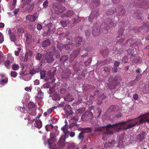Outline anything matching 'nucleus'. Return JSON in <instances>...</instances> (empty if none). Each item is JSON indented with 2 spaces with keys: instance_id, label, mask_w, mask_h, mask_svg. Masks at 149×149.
<instances>
[{
  "instance_id": "1",
  "label": "nucleus",
  "mask_w": 149,
  "mask_h": 149,
  "mask_svg": "<svg viewBox=\"0 0 149 149\" xmlns=\"http://www.w3.org/2000/svg\"><path fill=\"white\" fill-rule=\"evenodd\" d=\"M146 122L149 123V118L147 113L140 116L138 118L130 119L127 121L121 122L112 125L109 124L106 126L98 127L95 129V131L103 133V138L104 139V138L107 137L109 135L113 134V132L111 131V130H114L117 132L120 130H127L130 129L137 125Z\"/></svg>"
},
{
  "instance_id": "2",
  "label": "nucleus",
  "mask_w": 149,
  "mask_h": 149,
  "mask_svg": "<svg viewBox=\"0 0 149 149\" xmlns=\"http://www.w3.org/2000/svg\"><path fill=\"white\" fill-rule=\"evenodd\" d=\"M117 24V22L114 19H106L102 24L101 28L102 29L103 33H107L108 30L116 26Z\"/></svg>"
},
{
  "instance_id": "3",
  "label": "nucleus",
  "mask_w": 149,
  "mask_h": 149,
  "mask_svg": "<svg viewBox=\"0 0 149 149\" xmlns=\"http://www.w3.org/2000/svg\"><path fill=\"white\" fill-rule=\"evenodd\" d=\"M121 80L122 78L119 75L116 76L114 78L112 77H110L108 80L109 88L111 89L115 88L117 86L120 84Z\"/></svg>"
},
{
  "instance_id": "4",
  "label": "nucleus",
  "mask_w": 149,
  "mask_h": 149,
  "mask_svg": "<svg viewBox=\"0 0 149 149\" xmlns=\"http://www.w3.org/2000/svg\"><path fill=\"white\" fill-rule=\"evenodd\" d=\"M134 5L137 7L147 9L149 8V0H137Z\"/></svg>"
},
{
  "instance_id": "5",
  "label": "nucleus",
  "mask_w": 149,
  "mask_h": 149,
  "mask_svg": "<svg viewBox=\"0 0 149 149\" xmlns=\"http://www.w3.org/2000/svg\"><path fill=\"white\" fill-rule=\"evenodd\" d=\"M133 30L135 33L140 32L142 30H143L145 32H148L149 31V24L143 23L142 26L134 28H133Z\"/></svg>"
},
{
  "instance_id": "6",
  "label": "nucleus",
  "mask_w": 149,
  "mask_h": 149,
  "mask_svg": "<svg viewBox=\"0 0 149 149\" xmlns=\"http://www.w3.org/2000/svg\"><path fill=\"white\" fill-rule=\"evenodd\" d=\"M53 8L54 11L55 13L60 15L65 10V7L62 6H57L55 5L53 6Z\"/></svg>"
},
{
  "instance_id": "7",
  "label": "nucleus",
  "mask_w": 149,
  "mask_h": 149,
  "mask_svg": "<svg viewBox=\"0 0 149 149\" xmlns=\"http://www.w3.org/2000/svg\"><path fill=\"white\" fill-rule=\"evenodd\" d=\"M67 137L61 136L60 138L57 143V146L58 149H62L65 145V140Z\"/></svg>"
},
{
  "instance_id": "8",
  "label": "nucleus",
  "mask_w": 149,
  "mask_h": 149,
  "mask_svg": "<svg viewBox=\"0 0 149 149\" xmlns=\"http://www.w3.org/2000/svg\"><path fill=\"white\" fill-rule=\"evenodd\" d=\"M100 26L97 25L94 26L92 28V33L93 36H98L100 35Z\"/></svg>"
},
{
  "instance_id": "9",
  "label": "nucleus",
  "mask_w": 149,
  "mask_h": 149,
  "mask_svg": "<svg viewBox=\"0 0 149 149\" xmlns=\"http://www.w3.org/2000/svg\"><path fill=\"white\" fill-rule=\"evenodd\" d=\"M99 15V13L98 11L97 10L91 13L89 17V21L91 22L93 21V19L96 18Z\"/></svg>"
},
{
  "instance_id": "10",
  "label": "nucleus",
  "mask_w": 149,
  "mask_h": 149,
  "mask_svg": "<svg viewBox=\"0 0 149 149\" xmlns=\"http://www.w3.org/2000/svg\"><path fill=\"white\" fill-rule=\"evenodd\" d=\"M65 111V113L68 116L72 115L73 113L72 111L71 107L68 105H66L64 108Z\"/></svg>"
},
{
  "instance_id": "11",
  "label": "nucleus",
  "mask_w": 149,
  "mask_h": 149,
  "mask_svg": "<svg viewBox=\"0 0 149 149\" xmlns=\"http://www.w3.org/2000/svg\"><path fill=\"white\" fill-rule=\"evenodd\" d=\"M38 17V14L37 13H35L33 15H29L26 16V19L31 22H34Z\"/></svg>"
},
{
  "instance_id": "12",
  "label": "nucleus",
  "mask_w": 149,
  "mask_h": 149,
  "mask_svg": "<svg viewBox=\"0 0 149 149\" xmlns=\"http://www.w3.org/2000/svg\"><path fill=\"white\" fill-rule=\"evenodd\" d=\"M33 52L30 50L27 51L25 54V56L23 59L24 62H27L30 57H31L32 55Z\"/></svg>"
},
{
  "instance_id": "13",
  "label": "nucleus",
  "mask_w": 149,
  "mask_h": 149,
  "mask_svg": "<svg viewBox=\"0 0 149 149\" xmlns=\"http://www.w3.org/2000/svg\"><path fill=\"white\" fill-rule=\"evenodd\" d=\"M40 116H39L36 118V120L34 123L35 126L38 129L40 128L42 126V122L41 120L37 119L38 118H39Z\"/></svg>"
},
{
  "instance_id": "14",
  "label": "nucleus",
  "mask_w": 149,
  "mask_h": 149,
  "mask_svg": "<svg viewBox=\"0 0 149 149\" xmlns=\"http://www.w3.org/2000/svg\"><path fill=\"white\" fill-rule=\"evenodd\" d=\"M71 74V71L69 70H67L63 72L62 77L63 78L68 79Z\"/></svg>"
},
{
  "instance_id": "15",
  "label": "nucleus",
  "mask_w": 149,
  "mask_h": 149,
  "mask_svg": "<svg viewBox=\"0 0 149 149\" xmlns=\"http://www.w3.org/2000/svg\"><path fill=\"white\" fill-rule=\"evenodd\" d=\"M118 107L117 105H111L108 109L107 110L108 111L115 113L117 112L118 110Z\"/></svg>"
},
{
  "instance_id": "16",
  "label": "nucleus",
  "mask_w": 149,
  "mask_h": 149,
  "mask_svg": "<svg viewBox=\"0 0 149 149\" xmlns=\"http://www.w3.org/2000/svg\"><path fill=\"white\" fill-rule=\"evenodd\" d=\"M74 39L75 43L77 47L79 46L82 42V38L78 36L75 37Z\"/></svg>"
},
{
  "instance_id": "17",
  "label": "nucleus",
  "mask_w": 149,
  "mask_h": 149,
  "mask_svg": "<svg viewBox=\"0 0 149 149\" xmlns=\"http://www.w3.org/2000/svg\"><path fill=\"white\" fill-rule=\"evenodd\" d=\"M45 60H46L47 63H50L53 62V58L51 54L49 53H46L45 55Z\"/></svg>"
},
{
  "instance_id": "18",
  "label": "nucleus",
  "mask_w": 149,
  "mask_h": 149,
  "mask_svg": "<svg viewBox=\"0 0 149 149\" xmlns=\"http://www.w3.org/2000/svg\"><path fill=\"white\" fill-rule=\"evenodd\" d=\"M61 130L64 133V134L62 136L68 138L69 135V132L66 126L64 125L61 128Z\"/></svg>"
},
{
  "instance_id": "19",
  "label": "nucleus",
  "mask_w": 149,
  "mask_h": 149,
  "mask_svg": "<svg viewBox=\"0 0 149 149\" xmlns=\"http://www.w3.org/2000/svg\"><path fill=\"white\" fill-rule=\"evenodd\" d=\"M145 136V132H143L142 133L139 134L136 136V139L139 141L141 142L144 138Z\"/></svg>"
},
{
  "instance_id": "20",
  "label": "nucleus",
  "mask_w": 149,
  "mask_h": 149,
  "mask_svg": "<svg viewBox=\"0 0 149 149\" xmlns=\"http://www.w3.org/2000/svg\"><path fill=\"white\" fill-rule=\"evenodd\" d=\"M55 134L53 132H52L50 134V138L47 140V142H55L56 141Z\"/></svg>"
},
{
  "instance_id": "21",
  "label": "nucleus",
  "mask_w": 149,
  "mask_h": 149,
  "mask_svg": "<svg viewBox=\"0 0 149 149\" xmlns=\"http://www.w3.org/2000/svg\"><path fill=\"white\" fill-rule=\"evenodd\" d=\"M143 15L140 12L134 13L133 15V17L136 19H142Z\"/></svg>"
},
{
  "instance_id": "22",
  "label": "nucleus",
  "mask_w": 149,
  "mask_h": 149,
  "mask_svg": "<svg viewBox=\"0 0 149 149\" xmlns=\"http://www.w3.org/2000/svg\"><path fill=\"white\" fill-rule=\"evenodd\" d=\"M116 11V9L114 7H112L107 11V14L108 15H109L113 14Z\"/></svg>"
},
{
  "instance_id": "23",
  "label": "nucleus",
  "mask_w": 149,
  "mask_h": 149,
  "mask_svg": "<svg viewBox=\"0 0 149 149\" xmlns=\"http://www.w3.org/2000/svg\"><path fill=\"white\" fill-rule=\"evenodd\" d=\"M43 96V93L40 90L38 92L37 95L35 97V98L37 100H40L42 99Z\"/></svg>"
},
{
  "instance_id": "24",
  "label": "nucleus",
  "mask_w": 149,
  "mask_h": 149,
  "mask_svg": "<svg viewBox=\"0 0 149 149\" xmlns=\"http://www.w3.org/2000/svg\"><path fill=\"white\" fill-rule=\"evenodd\" d=\"M119 11H120V12L118 14L119 15L122 16L125 14L126 12L125 10L122 6H119Z\"/></svg>"
},
{
  "instance_id": "25",
  "label": "nucleus",
  "mask_w": 149,
  "mask_h": 149,
  "mask_svg": "<svg viewBox=\"0 0 149 149\" xmlns=\"http://www.w3.org/2000/svg\"><path fill=\"white\" fill-rule=\"evenodd\" d=\"M27 3V5L25 9V10L26 11H28V12H29L33 10L34 6L33 4Z\"/></svg>"
},
{
  "instance_id": "26",
  "label": "nucleus",
  "mask_w": 149,
  "mask_h": 149,
  "mask_svg": "<svg viewBox=\"0 0 149 149\" xmlns=\"http://www.w3.org/2000/svg\"><path fill=\"white\" fill-rule=\"evenodd\" d=\"M51 44V42L49 40L47 39L44 40L42 44V47H47L48 46H49Z\"/></svg>"
},
{
  "instance_id": "27",
  "label": "nucleus",
  "mask_w": 149,
  "mask_h": 149,
  "mask_svg": "<svg viewBox=\"0 0 149 149\" xmlns=\"http://www.w3.org/2000/svg\"><path fill=\"white\" fill-rule=\"evenodd\" d=\"M109 51V50L108 49H106L104 50H101L100 51V53L104 57V56H106L108 55Z\"/></svg>"
},
{
  "instance_id": "28",
  "label": "nucleus",
  "mask_w": 149,
  "mask_h": 149,
  "mask_svg": "<svg viewBox=\"0 0 149 149\" xmlns=\"http://www.w3.org/2000/svg\"><path fill=\"white\" fill-rule=\"evenodd\" d=\"M8 81V78L6 77H5L4 79H2L0 81V84L2 86H4L7 84Z\"/></svg>"
},
{
  "instance_id": "29",
  "label": "nucleus",
  "mask_w": 149,
  "mask_h": 149,
  "mask_svg": "<svg viewBox=\"0 0 149 149\" xmlns=\"http://www.w3.org/2000/svg\"><path fill=\"white\" fill-rule=\"evenodd\" d=\"M127 53L131 56L134 57L135 55V54H134V50L133 49L130 48L127 49Z\"/></svg>"
},
{
  "instance_id": "30",
  "label": "nucleus",
  "mask_w": 149,
  "mask_h": 149,
  "mask_svg": "<svg viewBox=\"0 0 149 149\" xmlns=\"http://www.w3.org/2000/svg\"><path fill=\"white\" fill-rule=\"evenodd\" d=\"M54 142H47L50 148L52 149H56L57 146L54 143Z\"/></svg>"
},
{
  "instance_id": "31",
  "label": "nucleus",
  "mask_w": 149,
  "mask_h": 149,
  "mask_svg": "<svg viewBox=\"0 0 149 149\" xmlns=\"http://www.w3.org/2000/svg\"><path fill=\"white\" fill-rule=\"evenodd\" d=\"M124 31V29L121 27L119 29L118 31V35L117 36V38H119L123 34V33Z\"/></svg>"
},
{
  "instance_id": "32",
  "label": "nucleus",
  "mask_w": 149,
  "mask_h": 149,
  "mask_svg": "<svg viewBox=\"0 0 149 149\" xmlns=\"http://www.w3.org/2000/svg\"><path fill=\"white\" fill-rule=\"evenodd\" d=\"M68 56L67 55H65L61 56L60 58L61 62H63L68 61Z\"/></svg>"
},
{
  "instance_id": "33",
  "label": "nucleus",
  "mask_w": 149,
  "mask_h": 149,
  "mask_svg": "<svg viewBox=\"0 0 149 149\" xmlns=\"http://www.w3.org/2000/svg\"><path fill=\"white\" fill-rule=\"evenodd\" d=\"M66 146L68 149H74L75 148V144L74 143H67Z\"/></svg>"
},
{
  "instance_id": "34",
  "label": "nucleus",
  "mask_w": 149,
  "mask_h": 149,
  "mask_svg": "<svg viewBox=\"0 0 149 149\" xmlns=\"http://www.w3.org/2000/svg\"><path fill=\"white\" fill-rule=\"evenodd\" d=\"M142 59L140 57H138L134 58L133 61V62L135 63H141L142 61Z\"/></svg>"
},
{
  "instance_id": "35",
  "label": "nucleus",
  "mask_w": 149,
  "mask_h": 149,
  "mask_svg": "<svg viewBox=\"0 0 149 149\" xmlns=\"http://www.w3.org/2000/svg\"><path fill=\"white\" fill-rule=\"evenodd\" d=\"M52 99L56 101L59 100L60 99V97L59 94H55L52 96Z\"/></svg>"
},
{
  "instance_id": "36",
  "label": "nucleus",
  "mask_w": 149,
  "mask_h": 149,
  "mask_svg": "<svg viewBox=\"0 0 149 149\" xmlns=\"http://www.w3.org/2000/svg\"><path fill=\"white\" fill-rule=\"evenodd\" d=\"M74 14V12L72 10H69L66 12L67 17H71Z\"/></svg>"
},
{
  "instance_id": "37",
  "label": "nucleus",
  "mask_w": 149,
  "mask_h": 149,
  "mask_svg": "<svg viewBox=\"0 0 149 149\" xmlns=\"http://www.w3.org/2000/svg\"><path fill=\"white\" fill-rule=\"evenodd\" d=\"M71 95L69 94L66 97L64 98V99L68 102H70L72 100V98Z\"/></svg>"
},
{
  "instance_id": "38",
  "label": "nucleus",
  "mask_w": 149,
  "mask_h": 149,
  "mask_svg": "<svg viewBox=\"0 0 149 149\" xmlns=\"http://www.w3.org/2000/svg\"><path fill=\"white\" fill-rule=\"evenodd\" d=\"M36 107V105L34 103L32 102H30L28 104V107L29 109H31Z\"/></svg>"
},
{
  "instance_id": "39",
  "label": "nucleus",
  "mask_w": 149,
  "mask_h": 149,
  "mask_svg": "<svg viewBox=\"0 0 149 149\" xmlns=\"http://www.w3.org/2000/svg\"><path fill=\"white\" fill-rule=\"evenodd\" d=\"M29 114L32 116H35L36 115V110H30L28 111Z\"/></svg>"
},
{
  "instance_id": "40",
  "label": "nucleus",
  "mask_w": 149,
  "mask_h": 149,
  "mask_svg": "<svg viewBox=\"0 0 149 149\" xmlns=\"http://www.w3.org/2000/svg\"><path fill=\"white\" fill-rule=\"evenodd\" d=\"M22 48L20 46H19V47H17V50L15 52V55L16 56H18L19 55V52L21 51Z\"/></svg>"
},
{
  "instance_id": "41",
  "label": "nucleus",
  "mask_w": 149,
  "mask_h": 149,
  "mask_svg": "<svg viewBox=\"0 0 149 149\" xmlns=\"http://www.w3.org/2000/svg\"><path fill=\"white\" fill-rule=\"evenodd\" d=\"M40 77L41 79H43L46 75V72L43 70H42L40 72Z\"/></svg>"
},
{
  "instance_id": "42",
  "label": "nucleus",
  "mask_w": 149,
  "mask_h": 149,
  "mask_svg": "<svg viewBox=\"0 0 149 149\" xmlns=\"http://www.w3.org/2000/svg\"><path fill=\"white\" fill-rule=\"evenodd\" d=\"M92 131V129L91 127H87L84 128V133H89L91 132Z\"/></svg>"
},
{
  "instance_id": "43",
  "label": "nucleus",
  "mask_w": 149,
  "mask_h": 149,
  "mask_svg": "<svg viewBox=\"0 0 149 149\" xmlns=\"http://www.w3.org/2000/svg\"><path fill=\"white\" fill-rule=\"evenodd\" d=\"M12 68L13 70H17L19 69V65L17 64H14L12 65Z\"/></svg>"
},
{
  "instance_id": "44",
  "label": "nucleus",
  "mask_w": 149,
  "mask_h": 149,
  "mask_svg": "<svg viewBox=\"0 0 149 149\" xmlns=\"http://www.w3.org/2000/svg\"><path fill=\"white\" fill-rule=\"evenodd\" d=\"M10 40L14 42L16 40V36L14 33H13L10 36Z\"/></svg>"
},
{
  "instance_id": "45",
  "label": "nucleus",
  "mask_w": 149,
  "mask_h": 149,
  "mask_svg": "<svg viewBox=\"0 0 149 149\" xmlns=\"http://www.w3.org/2000/svg\"><path fill=\"white\" fill-rule=\"evenodd\" d=\"M16 30L17 32L19 33H23L24 30L21 26H17L16 27Z\"/></svg>"
},
{
  "instance_id": "46",
  "label": "nucleus",
  "mask_w": 149,
  "mask_h": 149,
  "mask_svg": "<svg viewBox=\"0 0 149 149\" xmlns=\"http://www.w3.org/2000/svg\"><path fill=\"white\" fill-rule=\"evenodd\" d=\"M95 88V86L91 85L88 84L86 87V89L87 90L89 89L93 90Z\"/></svg>"
},
{
  "instance_id": "47",
  "label": "nucleus",
  "mask_w": 149,
  "mask_h": 149,
  "mask_svg": "<svg viewBox=\"0 0 149 149\" xmlns=\"http://www.w3.org/2000/svg\"><path fill=\"white\" fill-rule=\"evenodd\" d=\"M79 51H74L73 52V54L74 55V56L73 57V58L72 59V60L71 61V62L73 61V59L77 56L78 55V54L79 53Z\"/></svg>"
},
{
  "instance_id": "48",
  "label": "nucleus",
  "mask_w": 149,
  "mask_h": 149,
  "mask_svg": "<svg viewBox=\"0 0 149 149\" xmlns=\"http://www.w3.org/2000/svg\"><path fill=\"white\" fill-rule=\"evenodd\" d=\"M48 75L49 76V78L50 79H52L54 78L55 75V72H50V73L48 72Z\"/></svg>"
},
{
  "instance_id": "49",
  "label": "nucleus",
  "mask_w": 149,
  "mask_h": 149,
  "mask_svg": "<svg viewBox=\"0 0 149 149\" xmlns=\"http://www.w3.org/2000/svg\"><path fill=\"white\" fill-rule=\"evenodd\" d=\"M84 132H81L79 134L78 136V139H79L82 140L84 138Z\"/></svg>"
},
{
  "instance_id": "50",
  "label": "nucleus",
  "mask_w": 149,
  "mask_h": 149,
  "mask_svg": "<svg viewBox=\"0 0 149 149\" xmlns=\"http://www.w3.org/2000/svg\"><path fill=\"white\" fill-rule=\"evenodd\" d=\"M4 59L3 54L1 52H0V64L3 61Z\"/></svg>"
},
{
  "instance_id": "51",
  "label": "nucleus",
  "mask_w": 149,
  "mask_h": 149,
  "mask_svg": "<svg viewBox=\"0 0 149 149\" xmlns=\"http://www.w3.org/2000/svg\"><path fill=\"white\" fill-rule=\"evenodd\" d=\"M103 69L105 72H109L111 70V67H105Z\"/></svg>"
},
{
  "instance_id": "52",
  "label": "nucleus",
  "mask_w": 149,
  "mask_h": 149,
  "mask_svg": "<svg viewBox=\"0 0 149 149\" xmlns=\"http://www.w3.org/2000/svg\"><path fill=\"white\" fill-rule=\"evenodd\" d=\"M10 61L8 60L6 61L4 63V65L8 68L10 67Z\"/></svg>"
},
{
  "instance_id": "53",
  "label": "nucleus",
  "mask_w": 149,
  "mask_h": 149,
  "mask_svg": "<svg viewBox=\"0 0 149 149\" xmlns=\"http://www.w3.org/2000/svg\"><path fill=\"white\" fill-rule=\"evenodd\" d=\"M124 41V39L123 38L120 39L117 41L116 45H118L122 44L123 42Z\"/></svg>"
},
{
  "instance_id": "54",
  "label": "nucleus",
  "mask_w": 149,
  "mask_h": 149,
  "mask_svg": "<svg viewBox=\"0 0 149 149\" xmlns=\"http://www.w3.org/2000/svg\"><path fill=\"white\" fill-rule=\"evenodd\" d=\"M11 76L13 78H15L16 77L17 75V73L14 71H12L10 73Z\"/></svg>"
},
{
  "instance_id": "55",
  "label": "nucleus",
  "mask_w": 149,
  "mask_h": 149,
  "mask_svg": "<svg viewBox=\"0 0 149 149\" xmlns=\"http://www.w3.org/2000/svg\"><path fill=\"white\" fill-rule=\"evenodd\" d=\"M33 69L36 73L38 72H40L41 71V67L39 66L37 67L34 68Z\"/></svg>"
},
{
  "instance_id": "56",
  "label": "nucleus",
  "mask_w": 149,
  "mask_h": 149,
  "mask_svg": "<svg viewBox=\"0 0 149 149\" xmlns=\"http://www.w3.org/2000/svg\"><path fill=\"white\" fill-rule=\"evenodd\" d=\"M49 4V2L47 0H46L43 3V6L44 8H46Z\"/></svg>"
},
{
  "instance_id": "57",
  "label": "nucleus",
  "mask_w": 149,
  "mask_h": 149,
  "mask_svg": "<svg viewBox=\"0 0 149 149\" xmlns=\"http://www.w3.org/2000/svg\"><path fill=\"white\" fill-rule=\"evenodd\" d=\"M17 0H12L11 1V3L12 4V6L11 7L12 8H14L15 7V4L16 3Z\"/></svg>"
},
{
  "instance_id": "58",
  "label": "nucleus",
  "mask_w": 149,
  "mask_h": 149,
  "mask_svg": "<svg viewBox=\"0 0 149 149\" xmlns=\"http://www.w3.org/2000/svg\"><path fill=\"white\" fill-rule=\"evenodd\" d=\"M127 43H129V44L130 45V46L131 47H132L133 46H134V45L135 44H134V42L133 43L132 40L131 39H128L127 40Z\"/></svg>"
},
{
  "instance_id": "59",
  "label": "nucleus",
  "mask_w": 149,
  "mask_h": 149,
  "mask_svg": "<svg viewBox=\"0 0 149 149\" xmlns=\"http://www.w3.org/2000/svg\"><path fill=\"white\" fill-rule=\"evenodd\" d=\"M87 115L86 113L83 114L81 116V119L84 121H85L86 119H87Z\"/></svg>"
},
{
  "instance_id": "60",
  "label": "nucleus",
  "mask_w": 149,
  "mask_h": 149,
  "mask_svg": "<svg viewBox=\"0 0 149 149\" xmlns=\"http://www.w3.org/2000/svg\"><path fill=\"white\" fill-rule=\"evenodd\" d=\"M35 58L36 60H40L42 58V55L39 53H38L37 54Z\"/></svg>"
},
{
  "instance_id": "61",
  "label": "nucleus",
  "mask_w": 149,
  "mask_h": 149,
  "mask_svg": "<svg viewBox=\"0 0 149 149\" xmlns=\"http://www.w3.org/2000/svg\"><path fill=\"white\" fill-rule=\"evenodd\" d=\"M92 1L97 6L99 5L100 3V0H92Z\"/></svg>"
},
{
  "instance_id": "62",
  "label": "nucleus",
  "mask_w": 149,
  "mask_h": 149,
  "mask_svg": "<svg viewBox=\"0 0 149 149\" xmlns=\"http://www.w3.org/2000/svg\"><path fill=\"white\" fill-rule=\"evenodd\" d=\"M55 108L56 107H52L51 108H50L47 110V112H48V114H49L52 112L55 109Z\"/></svg>"
},
{
  "instance_id": "63",
  "label": "nucleus",
  "mask_w": 149,
  "mask_h": 149,
  "mask_svg": "<svg viewBox=\"0 0 149 149\" xmlns=\"http://www.w3.org/2000/svg\"><path fill=\"white\" fill-rule=\"evenodd\" d=\"M122 60L123 62L124 63H126L128 62V59L127 57L124 56L122 58Z\"/></svg>"
},
{
  "instance_id": "64",
  "label": "nucleus",
  "mask_w": 149,
  "mask_h": 149,
  "mask_svg": "<svg viewBox=\"0 0 149 149\" xmlns=\"http://www.w3.org/2000/svg\"><path fill=\"white\" fill-rule=\"evenodd\" d=\"M72 45L71 44L65 45H63V47L65 48L66 50H68L69 49L70 46Z\"/></svg>"
}]
</instances>
